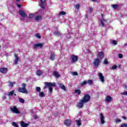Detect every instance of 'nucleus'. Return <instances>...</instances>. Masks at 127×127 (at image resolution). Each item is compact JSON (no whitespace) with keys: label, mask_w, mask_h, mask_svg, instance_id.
<instances>
[{"label":"nucleus","mask_w":127,"mask_h":127,"mask_svg":"<svg viewBox=\"0 0 127 127\" xmlns=\"http://www.w3.org/2000/svg\"><path fill=\"white\" fill-rule=\"evenodd\" d=\"M90 99H91V97L89 94H85L84 97L81 100L86 103L90 101Z\"/></svg>","instance_id":"4"},{"label":"nucleus","mask_w":127,"mask_h":127,"mask_svg":"<svg viewBox=\"0 0 127 127\" xmlns=\"http://www.w3.org/2000/svg\"><path fill=\"white\" fill-rule=\"evenodd\" d=\"M11 112L14 113V114H20V112L18 110V108L16 106H13L10 108Z\"/></svg>","instance_id":"3"},{"label":"nucleus","mask_w":127,"mask_h":127,"mask_svg":"<svg viewBox=\"0 0 127 127\" xmlns=\"http://www.w3.org/2000/svg\"><path fill=\"white\" fill-rule=\"evenodd\" d=\"M19 101L20 103H21L22 104H24V102H25L24 99H23L22 98H19Z\"/></svg>","instance_id":"34"},{"label":"nucleus","mask_w":127,"mask_h":127,"mask_svg":"<svg viewBox=\"0 0 127 127\" xmlns=\"http://www.w3.org/2000/svg\"><path fill=\"white\" fill-rule=\"evenodd\" d=\"M106 22H107V21H106V20H105L104 19H102L101 20V23L102 27H104L105 26V23H106Z\"/></svg>","instance_id":"19"},{"label":"nucleus","mask_w":127,"mask_h":127,"mask_svg":"<svg viewBox=\"0 0 127 127\" xmlns=\"http://www.w3.org/2000/svg\"><path fill=\"white\" fill-rule=\"evenodd\" d=\"M15 60H14V63L15 64H17L18 62V60H19V58H18V57L15 54Z\"/></svg>","instance_id":"22"},{"label":"nucleus","mask_w":127,"mask_h":127,"mask_svg":"<svg viewBox=\"0 0 127 127\" xmlns=\"http://www.w3.org/2000/svg\"><path fill=\"white\" fill-rule=\"evenodd\" d=\"M42 46H43V44L41 43H39V44L34 45V49H37V48H42Z\"/></svg>","instance_id":"11"},{"label":"nucleus","mask_w":127,"mask_h":127,"mask_svg":"<svg viewBox=\"0 0 127 127\" xmlns=\"http://www.w3.org/2000/svg\"><path fill=\"white\" fill-rule=\"evenodd\" d=\"M116 123H121V122H122V120L121 119H116Z\"/></svg>","instance_id":"46"},{"label":"nucleus","mask_w":127,"mask_h":127,"mask_svg":"<svg viewBox=\"0 0 127 127\" xmlns=\"http://www.w3.org/2000/svg\"><path fill=\"white\" fill-rule=\"evenodd\" d=\"M50 60H52V61H54V60H55V54L54 53H52L50 57Z\"/></svg>","instance_id":"17"},{"label":"nucleus","mask_w":127,"mask_h":127,"mask_svg":"<svg viewBox=\"0 0 127 127\" xmlns=\"http://www.w3.org/2000/svg\"><path fill=\"white\" fill-rule=\"evenodd\" d=\"M60 15H65L66 14V12L64 11H62L59 13Z\"/></svg>","instance_id":"31"},{"label":"nucleus","mask_w":127,"mask_h":127,"mask_svg":"<svg viewBox=\"0 0 127 127\" xmlns=\"http://www.w3.org/2000/svg\"><path fill=\"white\" fill-rule=\"evenodd\" d=\"M54 76L56 77V78H59L60 77V74H59V72L57 71H54Z\"/></svg>","instance_id":"18"},{"label":"nucleus","mask_w":127,"mask_h":127,"mask_svg":"<svg viewBox=\"0 0 127 127\" xmlns=\"http://www.w3.org/2000/svg\"><path fill=\"white\" fill-rule=\"evenodd\" d=\"M42 18V17L41 15H38L35 17V20H36V21H39V20H41Z\"/></svg>","instance_id":"20"},{"label":"nucleus","mask_w":127,"mask_h":127,"mask_svg":"<svg viewBox=\"0 0 127 127\" xmlns=\"http://www.w3.org/2000/svg\"><path fill=\"white\" fill-rule=\"evenodd\" d=\"M22 87L18 88V92L19 93H22V94H28V91L26 90V84L22 83Z\"/></svg>","instance_id":"2"},{"label":"nucleus","mask_w":127,"mask_h":127,"mask_svg":"<svg viewBox=\"0 0 127 127\" xmlns=\"http://www.w3.org/2000/svg\"><path fill=\"white\" fill-rule=\"evenodd\" d=\"M127 46V44H124V46Z\"/></svg>","instance_id":"56"},{"label":"nucleus","mask_w":127,"mask_h":127,"mask_svg":"<svg viewBox=\"0 0 127 127\" xmlns=\"http://www.w3.org/2000/svg\"><path fill=\"white\" fill-rule=\"evenodd\" d=\"M24 19H22V20H23Z\"/></svg>","instance_id":"60"},{"label":"nucleus","mask_w":127,"mask_h":127,"mask_svg":"<svg viewBox=\"0 0 127 127\" xmlns=\"http://www.w3.org/2000/svg\"><path fill=\"white\" fill-rule=\"evenodd\" d=\"M36 92H37V93H40V91H41V88L40 87H36Z\"/></svg>","instance_id":"29"},{"label":"nucleus","mask_w":127,"mask_h":127,"mask_svg":"<svg viewBox=\"0 0 127 127\" xmlns=\"http://www.w3.org/2000/svg\"><path fill=\"white\" fill-rule=\"evenodd\" d=\"M12 126L13 127H19L18 126V125H17V124H16V123H15V122H13V123H12Z\"/></svg>","instance_id":"32"},{"label":"nucleus","mask_w":127,"mask_h":127,"mask_svg":"<svg viewBox=\"0 0 127 127\" xmlns=\"http://www.w3.org/2000/svg\"><path fill=\"white\" fill-rule=\"evenodd\" d=\"M54 34H55V35H56V36H60L62 35V33L59 31L55 32Z\"/></svg>","instance_id":"26"},{"label":"nucleus","mask_w":127,"mask_h":127,"mask_svg":"<svg viewBox=\"0 0 127 127\" xmlns=\"http://www.w3.org/2000/svg\"><path fill=\"white\" fill-rule=\"evenodd\" d=\"M64 125L67 127H69L71 125V120H65L64 121Z\"/></svg>","instance_id":"13"},{"label":"nucleus","mask_w":127,"mask_h":127,"mask_svg":"<svg viewBox=\"0 0 127 127\" xmlns=\"http://www.w3.org/2000/svg\"><path fill=\"white\" fill-rule=\"evenodd\" d=\"M87 83L89 84V85H91V84H93V80H89L88 81Z\"/></svg>","instance_id":"40"},{"label":"nucleus","mask_w":127,"mask_h":127,"mask_svg":"<svg viewBox=\"0 0 127 127\" xmlns=\"http://www.w3.org/2000/svg\"><path fill=\"white\" fill-rule=\"evenodd\" d=\"M33 117H34V118L35 119V120L38 119V117L37 115H34Z\"/></svg>","instance_id":"50"},{"label":"nucleus","mask_w":127,"mask_h":127,"mask_svg":"<svg viewBox=\"0 0 127 127\" xmlns=\"http://www.w3.org/2000/svg\"><path fill=\"white\" fill-rule=\"evenodd\" d=\"M99 116L100 117V120L101 123L102 125H104V124H105V117H104V115H103L102 113H100Z\"/></svg>","instance_id":"8"},{"label":"nucleus","mask_w":127,"mask_h":127,"mask_svg":"<svg viewBox=\"0 0 127 127\" xmlns=\"http://www.w3.org/2000/svg\"><path fill=\"white\" fill-rule=\"evenodd\" d=\"M104 64L106 65H108V64H109V62H108V60H107V59H104Z\"/></svg>","instance_id":"35"},{"label":"nucleus","mask_w":127,"mask_h":127,"mask_svg":"<svg viewBox=\"0 0 127 127\" xmlns=\"http://www.w3.org/2000/svg\"><path fill=\"white\" fill-rule=\"evenodd\" d=\"M111 6L114 9H117V8H118V7H119V5L118 4H113L111 5Z\"/></svg>","instance_id":"27"},{"label":"nucleus","mask_w":127,"mask_h":127,"mask_svg":"<svg viewBox=\"0 0 127 127\" xmlns=\"http://www.w3.org/2000/svg\"><path fill=\"white\" fill-rule=\"evenodd\" d=\"M91 1H93V2H97V1H98V0H91Z\"/></svg>","instance_id":"52"},{"label":"nucleus","mask_w":127,"mask_h":127,"mask_svg":"<svg viewBox=\"0 0 127 127\" xmlns=\"http://www.w3.org/2000/svg\"><path fill=\"white\" fill-rule=\"evenodd\" d=\"M121 95H123L124 96H127V92L121 93Z\"/></svg>","instance_id":"44"},{"label":"nucleus","mask_w":127,"mask_h":127,"mask_svg":"<svg viewBox=\"0 0 127 127\" xmlns=\"http://www.w3.org/2000/svg\"><path fill=\"white\" fill-rule=\"evenodd\" d=\"M98 76L99 77V79L102 83H104L105 82V78L104 77V75H103V73H98Z\"/></svg>","instance_id":"9"},{"label":"nucleus","mask_w":127,"mask_h":127,"mask_svg":"<svg viewBox=\"0 0 127 127\" xmlns=\"http://www.w3.org/2000/svg\"><path fill=\"white\" fill-rule=\"evenodd\" d=\"M36 37H37V38H41V36H40V34H39V33H37L36 35Z\"/></svg>","instance_id":"37"},{"label":"nucleus","mask_w":127,"mask_h":127,"mask_svg":"<svg viewBox=\"0 0 127 127\" xmlns=\"http://www.w3.org/2000/svg\"><path fill=\"white\" fill-rule=\"evenodd\" d=\"M87 84V81H85L81 82V86H84V85H86Z\"/></svg>","instance_id":"42"},{"label":"nucleus","mask_w":127,"mask_h":127,"mask_svg":"<svg viewBox=\"0 0 127 127\" xmlns=\"http://www.w3.org/2000/svg\"><path fill=\"white\" fill-rule=\"evenodd\" d=\"M9 86L10 87H13V82H11L9 84Z\"/></svg>","instance_id":"47"},{"label":"nucleus","mask_w":127,"mask_h":127,"mask_svg":"<svg viewBox=\"0 0 127 127\" xmlns=\"http://www.w3.org/2000/svg\"><path fill=\"white\" fill-rule=\"evenodd\" d=\"M2 99L3 101H4V100H5V99H6V97L2 96Z\"/></svg>","instance_id":"51"},{"label":"nucleus","mask_w":127,"mask_h":127,"mask_svg":"<svg viewBox=\"0 0 127 127\" xmlns=\"http://www.w3.org/2000/svg\"><path fill=\"white\" fill-rule=\"evenodd\" d=\"M34 17V14H30L29 15V18H33Z\"/></svg>","instance_id":"41"},{"label":"nucleus","mask_w":127,"mask_h":127,"mask_svg":"<svg viewBox=\"0 0 127 127\" xmlns=\"http://www.w3.org/2000/svg\"><path fill=\"white\" fill-rule=\"evenodd\" d=\"M45 86L44 87V90H46L47 87H49V90L51 93H52V91H53V88L52 87H55L56 84L55 83L52 82H45Z\"/></svg>","instance_id":"1"},{"label":"nucleus","mask_w":127,"mask_h":127,"mask_svg":"<svg viewBox=\"0 0 127 127\" xmlns=\"http://www.w3.org/2000/svg\"><path fill=\"white\" fill-rule=\"evenodd\" d=\"M70 60L72 63H75L78 61V56L72 55L70 56Z\"/></svg>","instance_id":"5"},{"label":"nucleus","mask_w":127,"mask_h":127,"mask_svg":"<svg viewBox=\"0 0 127 127\" xmlns=\"http://www.w3.org/2000/svg\"><path fill=\"white\" fill-rule=\"evenodd\" d=\"M75 93L77 94V95H80V94H81V90H80V89H75Z\"/></svg>","instance_id":"28"},{"label":"nucleus","mask_w":127,"mask_h":127,"mask_svg":"<svg viewBox=\"0 0 127 127\" xmlns=\"http://www.w3.org/2000/svg\"><path fill=\"white\" fill-rule=\"evenodd\" d=\"M39 95V97H41V98H43V97H44V93L42 92H40Z\"/></svg>","instance_id":"33"},{"label":"nucleus","mask_w":127,"mask_h":127,"mask_svg":"<svg viewBox=\"0 0 127 127\" xmlns=\"http://www.w3.org/2000/svg\"><path fill=\"white\" fill-rule=\"evenodd\" d=\"M76 124L77 125V127H80L81 125H82V123H81V119H79L78 120H76Z\"/></svg>","instance_id":"23"},{"label":"nucleus","mask_w":127,"mask_h":127,"mask_svg":"<svg viewBox=\"0 0 127 127\" xmlns=\"http://www.w3.org/2000/svg\"><path fill=\"white\" fill-rule=\"evenodd\" d=\"M99 64H100V60L99 59H95L93 62V65L95 66V67H96V68H97Z\"/></svg>","instance_id":"7"},{"label":"nucleus","mask_w":127,"mask_h":127,"mask_svg":"<svg viewBox=\"0 0 127 127\" xmlns=\"http://www.w3.org/2000/svg\"><path fill=\"white\" fill-rule=\"evenodd\" d=\"M42 74H43V71L42 70H38L37 71V75H38V76H41Z\"/></svg>","instance_id":"24"},{"label":"nucleus","mask_w":127,"mask_h":127,"mask_svg":"<svg viewBox=\"0 0 127 127\" xmlns=\"http://www.w3.org/2000/svg\"><path fill=\"white\" fill-rule=\"evenodd\" d=\"M17 6L18 7H20L21 6L20 4H17Z\"/></svg>","instance_id":"55"},{"label":"nucleus","mask_w":127,"mask_h":127,"mask_svg":"<svg viewBox=\"0 0 127 127\" xmlns=\"http://www.w3.org/2000/svg\"><path fill=\"white\" fill-rule=\"evenodd\" d=\"M84 104H86V103L81 99L77 103V105H76V107H77L79 109H82V108L83 107H84Z\"/></svg>","instance_id":"6"},{"label":"nucleus","mask_w":127,"mask_h":127,"mask_svg":"<svg viewBox=\"0 0 127 127\" xmlns=\"http://www.w3.org/2000/svg\"><path fill=\"white\" fill-rule=\"evenodd\" d=\"M112 101V97L111 96H108L106 98V101L108 102V103H110Z\"/></svg>","instance_id":"25"},{"label":"nucleus","mask_w":127,"mask_h":127,"mask_svg":"<svg viewBox=\"0 0 127 127\" xmlns=\"http://www.w3.org/2000/svg\"><path fill=\"white\" fill-rule=\"evenodd\" d=\"M20 125H21V127H28V124L24 123V122H23V121H22L20 123Z\"/></svg>","instance_id":"21"},{"label":"nucleus","mask_w":127,"mask_h":127,"mask_svg":"<svg viewBox=\"0 0 127 127\" xmlns=\"http://www.w3.org/2000/svg\"><path fill=\"white\" fill-rule=\"evenodd\" d=\"M122 119H124V120H127V118L125 116L122 117Z\"/></svg>","instance_id":"53"},{"label":"nucleus","mask_w":127,"mask_h":127,"mask_svg":"<svg viewBox=\"0 0 127 127\" xmlns=\"http://www.w3.org/2000/svg\"><path fill=\"white\" fill-rule=\"evenodd\" d=\"M14 94V90H12V91H10L9 92H8L7 93V95L9 97H12V96H13Z\"/></svg>","instance_id":"15"},{"label":"nucleus","mask_w":127,"mask_h":127,"mask_svg":"<svg viewBox=\"0 0 127 127\" xmlns=\"http://www.w3.org/2000/svg\"><path fill=\"white\" fill-rule=\"evenodd\" d=\"M0 72L1 73H6L7 72V68L6 67H1L0 68Z\"/></svg>","instance_id":"14"},{"label":"nucleus","mask_w":127,"mask_h":127,"mask_svg":"<svg viewBox=\"0 0 127 127\" xmlns=\"http://www.w3.org/2000/svg\"><path fill=\"white\" fill-rule=\"evenodd\" d=\"M75 8L76 9H79V8H80V4H77L75 5Z\"/></svg>","instance_id":"38"},{"label":"nucleus","mask_w":127,"mask_h":127,"mask_svg":"<svg viewBox=\"0 0 127 127\" xmlns=\"http://www.w3.org/2000/svg\"><path fill=\"white\" fill-rule=\"evenodd\" d=\"M112 43L114 45H117V44H118V43L116 41V40L112 41Z\"/></svg>","instance_id":"39"},{"label":"nucleus","mask_w":127,"mask_h":127,"mask_svg":"<svg viewBox=\"0 0 127 127\" xmlns=\"http://www.w3.org/2000/svg\"><path fill=\"white\" fill-rule=\"evenodd\" d=\"M41 2H44L45 1V0H40Z\"/></svg>","instance_id":"54"},{"label":"nucleus","mask_w":127,"mask_h":127,"mask_svg":"<svg viewBox=\"0 0 127 127\" xmlns=\"http://www.w3.org/2000/svg\"><path fill=\"white\" fill-rule=\"evenodd\" d=\"M104 56L105 55L104 54V53H103V52H99L98 54V57L99 58H100V59H103Z\"/></svg>","instance_id":"16"},{"label":"nucleus","mask_w":127,"mask_h":127,"mask_svg":"<svg viewBox=\"0 0 127 127\" xmlns=\"http://www.w3.org/2000/svg\"><path fill=\"white\" fill-rule=\"evenodd\" d=\"M118 57H119L120 58H123V55L119 54L118 55Z\"/></svg>","instance_id":"48"},{"label":"nucleus","mask_w":127,"mask_h":127,"mask_svg":"<svg viewBox=\"0 0 127 127\" xmlns=\"http://www.w3.org/2000/svg\"><path fill=\"white\" fill-rule=\"evenodd\" d=\"M121 127H127V124H123L121 125Z\"/></svg>","instance_id":"45"},{"label":"nucleus","mask_w":127,"mask_h":127,"mask_svg":"<svg viewBox=\"0 0 127 127\" xmlns=\"http://www.w3.org/2000/svg\"><path fill=\"white\" fill-rule=\"evenodd\" d=\"M101 15H102V17H103V14H102Z\"/></svg>","instance_id":"59"},{"label":"nucleus","mask_w":127,"mask_h":127,"mask_svg":"<svg viewBox=\"0 0 127 127\" xmlns=\"http://www.w3.org/2000/svg\"><path fill=\"white\" fill-rule=\"evenodd\" d=\"M14 96H16V94H14Z\"/></svg>","instance_id":"58"},{"label":"nucleus","mask_w":127,"mask_h":127,"mask_svg":"<svg viewBox=\"0 0 127 127\" xmlns=\"http://www.w3.org/2000/svg\"><path fill=\"white\" fill-rule=\"evenodd\" d=\"M89 10H90V12H93V8H92L91 7H90Z\"/></svg>","instance_id":"49"},{"label":"nucleus","mask_w":127,"mask_h":127,"mask_svg":"<svg viewBox=\"0 0 127 127\" xmlns=\"http://www.w3.org/2000/svg\"><path fill=\"white\" fill-rule=\"evenodd\" d=\"M19 14L22 16V17H26V14L23 10H19Z\"/></svg>","instance_id":"10"},{"label":"nucleus","mask_w":127,"mask_h":127,"mask_svg":"<svg viewBox=\"0 0 127 127\" xmlns=\"http://www.w3.org/2000/svg\"><path fill=\"white\" fill-rule=\"evenodd\" d=\"M58 84L59 85V87L61 88V89L64 90V91H66V87H65L63 84L58 83Z\"/></svg>","instance_id":"12"},{"label":"nucleus","mask_w":127,"mask_h":127,"mask_svg":"<svg viewBox=\"0 0 127 127\" xmlns=\"http://www.w3.org/2000/svg\"><path fill=\"white\" fill-rule=\"evenodd\" d=\"M40 6L41 7H42V8H43V9H44L45 8L44 2H42L40 4Z\"/></svg>","instance_id":"36"},{"label":"nucleus","mask_w":127,"mask_h":127,"mask_svg":"<svg viewBox=\"0 0 127 127\" xmlns=\"http://www.w3.org/2000/svg\"><path fill=\"white\" fill-rule=\"evenodd\" d=\"M72 75L73 76H78V73L77 72H72Z\"/></svg>","instance_id":"43"},{"label":"nucleus","mask_w":127,"mask_h":127,"mask_svg":"<svg viewBox=\"0 0 127 127\" xmlns=\"http://www.w3.org/2000/svg\"><path fill=\"white\" fill-rule=\"evenodd\" d=\"M16 0V1H19V0Z\"/></svg>","instance_id":"57"},{"label":"nucleus","mask_w":127,"mask_h":127,"mask_svg":"<svg viewBox=\"0 0 127 127\" xmlns=\"http://www.w3.org/2000/svg\"><path fill=\"white\" fill-rule=\"evenodd\" d=\"M117 68H118V66H117V65L115 64L114 65H113L112 68H110L111 70H116V69H117Z\"/></svg>","instance_id":"30"}]
</instances>
